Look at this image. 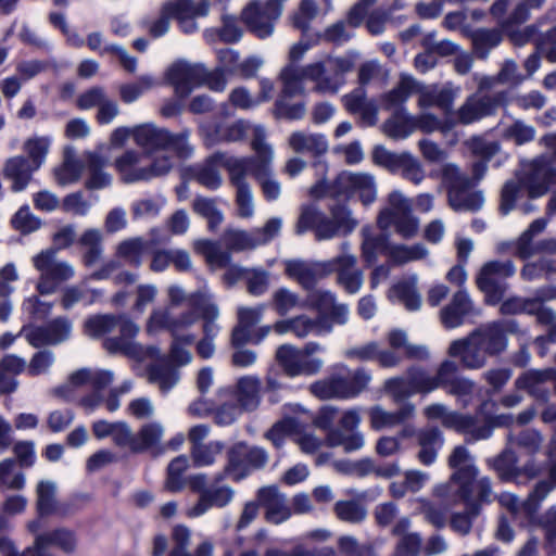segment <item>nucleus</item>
I'll use <instances>...</instances> for the list:
<instances>
[{"label": "nucleus", "mask_w": 556, "mask_h": 556, "mask_svg": "<svg viewBox=\"0 0 556 556\" xmlns=\"http://www.w3.org/2000/svg\"><path fill=\"white\" fill-rule=\"evenodd\" d=\"M190 136L189 129L174 134L154 123H143L134 127V142L142 150L141 154L150 161L169 154V151L178 159L191 157L194 148L189 142Z\"/></svg>", "instance_id": "obj_3"}, {"label": "nucleus", "mask_w": 556, "mask_h": 556, "mask_svg": "<svg viewBox=\"0 0 556 556\" xmlns=\"http://www.w3.org/2000/svg\"><path fill=\"white\" fill-rule=\"evenodd\" d=\"M340 254L326 262V276L336 273L337 283L351 294L357 293L364 282V274L357 267V257L351 252L349 241L340 243Z\"/></svg>", "instance_id": "obj_12"}, {"label": "nucleus", "mask_w": 556, "mask_h": 556, "mask_svg": "<svg viewBox=\"0 0 556 556\" xmlns=\"http://www.w3.org/2000/svg\"><path fill=\"white\" fill-rule=\"evenodd\" d=\"M282 81V94L285 97H294L304 93V81L306 77L305 66L290 64L280 73Z\"/></svg>", "instance_id": "obj_53"}, {"label": "nucleus", "mask_w": 556, "mask_h": 556, "mask_svg": "<svg viewBox=\"0 0 556 556\" xmlns=\"http://www.w3.org/2000/svg\"><path fill=\"white\" fill-rule=\"evenodd\" d=\"M417 439L420 445L419 462L426 466L432 465L444 443L442 433L437 428H426L417 432Z\"/></svg>", "instance_id": "obj_43"}, {"label": "nucleus", "mask_w": 556, "mask_h": 556, "mask_svg": "<svg viewBox=\"0 0 556 556\" xmlns=\"http://www.w3.org/2000/svg\"><path fill=\"white\" fill-rule=\"evenodd\" d=\"M174 9L175 0H168L161 5L156 17L144 21V26L153 38H160L167 34L170 20L174 18Z\"/></svg>", "instance_id": "obj_60"}, {"label": "nucleus", "mask_w": 556, "mask_h": 556, "mask_svg": "<svg viewBox=\"0 0 556 556\" xmlns=\"http://www.w3.org/2000/svg\"><path fill=\"white\" fill-rule=\"evenodd\" d=\"M516 267L511 261H492L483 265L478 277L477 286L485 294L489 304H497L504 296L506 278L514 276Z\"/></svg>", "instance_id": "obj_14"}, {"label": "nucleus", "mask_w": 556, "mask_h": 556, "mask_svg": "<svg viewBox=\"0 0 556 556\" xmlns=\"http://www.w3.org/2000/svg\"><path fill=\"white\" fill-rule=\"evenodd\" d=\"M540 23L535 49L551 63H556V7L547 9L536 20Z\"/></svg>", "instance_id": "obj_27"}, {"label": "nucleus", "mask_w": 556, "mask_h": 556, "mask_svg": "<svg viewBox=\"0 0 556 556\" xmlns=\"http://www.w3.org/2000/svg\"><path fill=\"white\" fill-rule=\"evenodd\" d=\"M547 226L545 218L533 220L515 242V253L522 260L539 255L556 253V238H547L538 242L533 238L543 232Z\"/></svg>", "instance_id": "obj_23"}, {"label": "nucleus", "mask_w": 556, "mask_h": 556, "mask_svg": "<svg viewBox=\"0 0 556 556\" xmlns=\"http://www.w3.org/2000/svg\"><path fill=\"white\" fill-rule=\"evenodd\" d=\"M173 338L174 340L168 356L161 355L159 351V357L165 359L166 366L174 368L178 377L148 379L150 382H177L180 379L179 367L191 362V353L179 344L177 336H173Z\"/></svg>", "instance_id": "obj_52"}, {"label": "nucleus", "mask_w": 556, "mask_h": 556, "mask_svg": "<svg viewBox=\"0 0 556 556\" xmlns=\"http://www.w3.org/2000/svg\"><path fill=\"white\" fill-rule=\"evenodd\" d=\"M334 188L343 195L358 194L364 205L374 203L377 198L376 179L369 173L344 170L338 175Z\"/></svg>", "instance_id": "obj_22"}, {"label": "nucleus", "mask_w": 556, "mask_h": 556, "mask_svg": "<svg viewBox=\"0 0 556 556\" xmlns=\"http://www.w3.org/2000/svg\"><path fill=\"white\" fill-rule=\"evenodd\" d=\"M473 52L479 59H486L490 51L502 42V33L495 28H479L468 34Z\"/></svg>", "instance_id": "obj_47"}, {"label": "nucleus", "mask_w": 556, "mask_h": 556, "mask_svg": "<svg viewBox=\"0 0 556 556\" xmlns=\"http://www.w3.org/2000/svg\"><path fill=\"white\" fill-rule=\"evenodd\" d=\"M358 222L353 217L346 205L338 204L330 208V216H326L314 205H305L301 210L295 231L302 235L308 229L314 230L318 241L330 240L336 237H345L354 231Z\"/></svg>", "instance_id": "obj_4"}, {"label": "nucleus", "mask_w": 556, "mask_h": 556, "mask_svg": "<svg viewBox=\"0 0 556 556\" xmlns=\"http://www.w3.org/2000/svg\"><path fill=\"white\" fill-rule=\"evenodd\" d=\"M106 160L96 152L86 154V166L89 178L86 181L88 189H102L109 187L112 182V176L103 170Z\"/></svg>", "instance_id": "obj_49"}, {"label": "nucleus", "mask_w": 556, "mask_h": 556, "mask_svg": "<svg viewBox=\"0 0 556 556\" xmlns=\"http://www.w3.org/2000/svg\"><path fill=\"white\" fill-rule=\"evenodd\" d=\"M146 250V242L141 238H129L116 247V257L132 267H140Z\"/></svg>", "instance_id": "obj_56"}, {"label": "nucleus", "mask_w": 556, "mask_h": 556, "mask_svg": "<svg viewBox=\"0 0 556 556\" xmlns=\"http://www.w3.org/2000/svg\"><path fill=\"white\" fill-rule=\"evenodd\" d=\"M518 329L519 326L516 320L501 319L481 325L469 334L489 356H495L506 350L507 333H515Z\"/></svg>", "instance_id": "obj_18"}, {"label": "nucleus", "mask_w": 556, "mask_h": 556, "mask_svg": "<svg viewBox=\"0 0 556 556\" xmlns=\"http://www.w3.org/2000/svg\"><path fill=\"white\" fill-rule=\"evenodd\" d=\"M38 168L23 155L9 157L2 168L3 177L11 182L14 192H21L27 188L33 175Z\"/></svg>", "instance_id": "obj_33"}, {"label": "nucleus", "mask_w": 556, "mask_h": 556, "mask_svg": "<svg viewBox=\"0 0 556 556\" xmlns=\"http://www.w3.org/2000/svg\"><path fill=\"white\" fill-rule=\"evenodd\" d=\"M52 139L50 136H33L28 138L24 144L23 150L27 154L26 157L38 169L46 162Z\"/></svg>", "instance_id": "obj_62"}, {"label": "nucleus", "mask_w": 556, "mask_h": 556, "mask_svg": "<svg viewBox=\"0 0 556 556\" xmlns=\"http://www.w3.org/2000/svg\"><path fill=\"white\" fill-rule=\"evenodd\" d=\"M406 380L395 378L386 382H467L460 379V366L454 361L446 359L438 368L435 377L432 379L426 377L424 370L419 366H413L408 369Z\"/></svg>", "instance_id": "obj_36"}, {"label": "nucleus", "mask_w": 556, "mask_h": 556, "mask_svg": "<svg viewBox=\"0 0 556 556\" xmlns=\"http://www.w3.org/2000/svg\"><path fill=\"white\" fill-rule=\"evenodd\" d=\"M428 254V249L421 243L413 245L393 244L388 250V258L394 265H404L409 262L424 260Z\"/></svg>", "instance_id": "obj_57"}, {"label": "nucleus", "mask_w": 556, "mask_h": 556, "mask_svg": "<svg viewBox=\"0 0 556 556\" xmlns=\"http://www.w3.org/2000/svg\"><path fill=\"white\" fill-rule=\"evenodd\" d=\"M102 296V291L89 289L85 286L73 285L62 291L61 305L64 309H71L77 304L89 306Z\"/></svg>", "instance_id": "obj_48"}, {"label": "nucleus", "mask_w": 556, "mask_h": 556, "mask_svg": "<svg viewBox=\"0 0 556 556\" xmlns=\"http://www.w3.org/2000/svg\"><path fill=\"white\" fill-rule=\"evenodd\" d=\"M119 329L118 337L106 338L103 346L110 353H121L131 358L134 370L139 378H177L174 368L166 366L165 359L159 357V348L154 345H142L134 339L139 333V326L127 315H116Z\"/></svg>", "instance_id": "obj_2"}, {"label": "nucleus", "mask_w": 556, "mask_h": 556, "mask_svg": "<svg viewBox=\"0 0 556 556\" xmlns=\"http://www.w3.org/2000/svg\"><path fill=\"white\" fill-rule=\"evenodd\" d=\"M264 311L265 305L238 307V324L231 333V344L233 348L243 346L252 341V328L261 321Z\"/></svg>", "instance_id": "obj_35"}, {"label": "nucleus", "mask_w": 556, "mask_h": 556, "mask_svg": "<svg viewBox=\"0 0 556 556\" xmlns=\"http://www.w3.org/2000/svg\"><path fill=\"white\" fill-rule=\"evenodd\" d=\"M190 305L201 314L203 319V339L213 340L217 337L220 327L216 323L219 316L218 306L212 301V296L205 292H194L190 296Z\"/></svg>", "instance_id": "obj_34"}, {"label": "nucleus", "mask_w": 556, "mask_h": 556, "mask_svg": "<svg viewBox=\"0 0 556 556\" xmlns=\"http://www.w3.org/2000/svg\"><path fill=\"white\" fill-rule=\"evenodd\" d=\"M56 484L50 480H42L37 484V510L40 516L56 515L64 517L70 514L66 503H58L55 500Z\"/></svg>", "instance_id": "obj_41"}, {"label": "nucleus", "mask_w": 556, "mask_h": 556, "mask_svg": "<svg viewBox=\"0 0 556 556\" xmlns=\"http://www.w3.org/2000/svg\"><path fill=\"white\" fill-rule=\"evenodd\" d=\"M497 102L489 96L472 94L466 99L460 108L453 113L456 121L453 122L469 125L483 117L493 115L496 111Z\"/></svg>", "instance_id": "obj_28"}, {"label": "nucleus", "mask_w": 556, "mask_h": 556, "mask_svg": "<svg viewBox=\"0 0 556 556\" xmlns=\"http://www.w3.org/2000/svg\"><path fill=\"white\" fill-rule=\"evenodd\" d=\"M276 361L289 378L316 375L324 366L321 358L306 357L301 349L292 344L278 346Z\"/></svg>", "instance_id": "obj_19"}, {"label": "nucleus", "mask_w": 556, "mask_h": 556, "mask_svg": "<svg viewBox=\"0 0 556 556\" xmlns=\"http://www.w3.org/2000/svg\"><path fill=\"white\" fill-rule=\"evenodd\" d=\"M257 502L264 507L265 518L270 523L280 525L292 516L286 495L276 485L261 488L257 491Z\"/></svg>", "instance_id": "obj_25"}, {"label": "nucleus", "mask_w": 556, "mask_h": 556, "mask_svg": "<svg viewBox=\"0 0 556 556\" xmlns=\"http://www.w3.org/2000/svg\"><path fill=\"white\" fill-rule=\"evenodd\" d=\"M555 178L556 170L545 156L534 159L525 167L522 177L508 180L504 185L501 197L502 213L507 214L513 210L523 189L531 199L544 195Z\"/></svg>", "instance_id": "obj_5"}, {"label": "nucleus", "mask_w": 556, "mask_h": 556, "mask_svg": "<svg viewBox=\"0 0 556 556\" xmlns=\"http://www.w3.org/2000/svg\"><path fill=\"white\" fill-rule=\"evenodd\" d=\"M417 280V276L413 275L399 281L392 288L393 296L403 303L408 311H417L421 305V298L416 289Z\"/></svg>", "instance_id": "obj_55"}, {"label": "nucleus", "mask_w": 556, "mask_h": 556, "mask_svg": "<svg viewBox=\"0 0 556 556\" xmlns=\"http://www.w3.org/2000/svg\"><path fill=\"white\" fill-rule=\"evenodd\" d=\"M169 84L180 98H186L192 90L204 84L205 67L201 64H191L185 61L174 63L166 73Z\"/></svg>", "instance_id": "obj_24"}, {"label": "nucleus", "mask_w": 556, "mask_h": 556, "mask_svg": "<svg viewBox=\"0 0 556 556\" xmlns=\"http://www.w3.org/2000/svg\"><path fill=\"white\" fill-rule=\"evenodd\" d=\"M378 227L386 231L394 227L404 239L415 237L419 229V220L412 213V203L402 192L393 191L388 197V204L377 218Z\"/></svg>", "instance_id": "obj_10"}, {"label": "nucleus", "mask_w": 556, "mask_h": 556, "mask_svg": "<svg viewBox=\"0 0 556 556\" xmlns=\"http://www.w3.org/2000/svg\"><path fill=\"white\" fill-rule=\"evenodd\" d=\"M355 66L354 54L327 55L305 65L306 77L315 84L314 90L336 94L346 83L345 75Z\"/></svg>", "instance_id": "obj_6"}, {"label": "nucleus", "mask_w": 556, "mask_h": 556, "mask_svg": "<svg viewBox=\"0 0 556 556\" xmlns=\"http://www.w3.org/2000/svg\"><path fill=\"white\" fill-rule=\"evenodd\" d=\"M31 264L39 278L36 290L41 295L54 293L59 286L75 276V268L67 261L60 260L56 250L47 249L31 257Z\"/></svg>", "instance_id": "obj_9"}, {"label": "nucleus", "mask_w": 556, "mask_h": 556, "mask_svg": "<svg viewBox=\"0 0 556 556\" xmlns=\"http://www.w3.org/2000/svg\"><path fill=\"white\" fill-rule=\"evenodd\" d=\"M192 210L207 220L210 230H215L224 220V214L217 205V199L195 195L192 201Z\"/></svg>", "instance_id": "obj_54"}, {"label": "nucleus", "mask_w": 556, "mask_h": 556, "mask_svg": "<svg viewBox=\"0 0 556 556\" xmlns=\"http://www.w3.org/2000/svg\"><path fill=\"white\" fill-rule=\"evenodd\" d=\"M483 202L484 199L480 191H469V189H462L458 192L453 191L448 197V203L456 212H476L482 207Z\"/></svg>", "instance_id": "obj_63"}, {"label": "nucleus", "mask_w": 556, "mask_h": 556, "mask_svg": "<svg viewBox=\"0 0 556 556\" xmlns=\"http://www.w3.org/2000/svg\"><path fill=\"white\" fill-rule=\"evenodd\" d=\"M142 154L136 150H127L114 161V167L125 184L150 181L164 177L174 167V159L170 154L154 157L148 165H140Z\"/></svg>", "instance_id": "obj_7"}, {"label": "nucleus", "mask_w": 556, "mask_h": 556, "mask_svg": "<svg viewBox=\"0 0 556 556\" xmlns=\"http://www.w3.org/2000/svg\"><path fill=\"white\" fill-rule=\"evenodd\" d=\"M249 156L237 157L225 152H215L210 155L202 164L195 165L192 169V176L197 182L208 190H217L223 185V177L218 166H223L229 174L228 164L243 165Z\"/></svg>", "instance_id": "obj_21"}, {"label": "nucleus", "mask_w": 556, "mask_h": 556, "mask_svg": "<svg viewBox=\"0 0 556 556\" xmlns=\"http://www.w3.org/2000/svg\"><path fill=\"white\" fill-rule=\"evenodd\" d=\"M364 384H309V391L319 400H350L362 392Z\"/></svg>", "instance_id": "obj_51"}, {"label": "nucleus", "mask_w": 556, "mask_h": 556, "mask_svg": "<svg viewBox=\"0 0 556 556\" xmlns=\"http://www.w3.org/2000/svg\"><path fill=\"white\" fill-rule=\"evenodd\" d=\"M288 144L295 153L320 156L327 153V137L318 132L294 131L288 138Z\"/></svg>", "instance_id": "obj_39"}, {"label": "nucleus", "mask_w": 556, "mask_h": 556, "mask_svg": "<svg viewBox=\"0 0 556 556\" xmlns=\"http://www.w3.org/2000/svg\"><path fill=\"white\" fill-rule=\"evenodd\" d=\"M473 311L472 302L465 290L457 291L451 302L440 312L443 326L453 329L462 326L466 316Z\"/></svg>", "instance_id": "obj_38"}, {"label": "nucleus", "mask_w": 556, "mask_h": 556, "mask_svg": "<svg viewBox=\"0 0 556 556\" xmlns=\"http://www.w3.org/2000/svg\"><path fill=\"white\" fill-rule=\"evenodd\" d=\"M293 334L304 339L309 334L323 336L332 331V326L326 316L311 318L306 315L293 317Z\"/></svg>", "instance_id": "obj_46"}, {"label": "nucleus", "mask_w": 556, "mask_h": 556, "mask_svg": "<svg viewBox=\"0 0 556 556\" xmlns=\"http://www.w3.org/2000/svg\"><path fill=\"white\" fill-rule=\"evenodd\" d=\"M25 475L12 458L0 462V489L20 491L25 486Z\"/></svg>", "instance_id": "obj_64"}, {"label": "nucleus", "mask_w": 556, "mask_h": 556, "mask_svg": "<svg viewBox=\"0 0 556 556\" xmlns=\"http://www.w3.org/2000/svg\"><path fill=\"white\" fill-rule=\"evenodd\" d=\"M414 412V406L406 404L396 412H387L377 406L370 410L371 427L376 430L393 428L405 419H407Z\"/></svg>", "instance_id": "obj_50"}, {"label": "nucleus", "mask_w": 556, "mask_h": 556, "mask_svg": "<svg viewBox=\"0 0 556 556\" xmlns=\"http://www.w3.org/2000/svg\"><path fill=\"white\" fill-rule=\"evenodd\" d=\"M241 456H249L251 470L263 468L268 462L267 452L258 446H249L244 442L232 445L227 453L226 470L232 475V480L238 482L249 476V470L241 459Z\"/></svg>", "instance_id": "obj_20"}, {"label": "nucleus", "mask_w": 556, "mask_h": 556, "mask_svg": "<svg viewBox=\"0 0 556 556\" xmlns=\"http://www.w3.org/2000/svg\"><path fill=\"white\" fill-rule=\"evenodd\" d=\"M418 87V80L408 74H401L396 85L380 98V104L383 110L397 111L406 110L404 104L410 96L415 94Z\"/></svg>", "instance_id": "obj_37"}, {"label": "nucleus", "mask_w": 556, "mask_h": 556, "mask_svg": "<svg viewBox=\"0 0 556 556\" xmlns=\"http://www.w3.org/2000/svg\"><path fill=\"white\" fill-rule=\"evenodd\" d=\"M235 494V490L228 484L212 485L199 496L197 503L186 508L185 515L188 518H199L212 508H224L233 501Z\"/></svg>", "instance_id": "obj_26"}, {"label": "nucleus", "mask_w": 556, "mask_h": 556, "mask_svg": "<svg viewBox=\"0 0 556 556\" xmlns=\"http://www.w3.org/2000/svg\"><path fill=\"white\" fill-rule=\"evenodd\" d=\"M502 136L505 140L511 141L516 146H523L535 139L536 130L534 126L526 123L523 119H514L503 128Z\"/></svg>", "instance_id": "obj_61"}, {"label": "nucleus", "mask_w": 556, "mask_h": 556, "mask_svg": "<svg viewBox=\"0 0 556 556\" xmlns=\"http://www.w3.org/2000/svg\"><path fill=\"white\" fill-rule=\"evenodd\" d=\"M286 274L302 288L312 290L318 280L326 277V262L287 261Z\"/></svg>", "instance_id": "obj_30"}, {"label": "nucleus", "mask_w": 556, "mask_h": 556, "mask_svg": "<svg viewBox=\"0 0 556 556\" xmlns=\"http://www.w3.org/2000/svg\"><path fill=\"white\" fill-rule=\"evenodd\" d=\"M281 227L282 219L280 217H271L263 227L254 228L251 231L240 229L226 230L223 240L228 250L236 252L252 250L273 241L280 233Z\"/></svg>", "instance_id": "obj_13"}, {"label": "nucleus", "mask_w": 556, "mask_h": 556, "mask_svg": "<svg viewBox=\"0 0 556 556\" xmlns=\"http://www.w3.org/2000/svg\"><path fill=\"white\" fill-rule=\"evenodd\" d=\"M78 243L83 250L81 261L86 267H92L99 263L104 252L103 235L99 229L85 230Z\"/></svg>", "instance_id": "obj_44"}, {"label": "nucleus", "mask_w": 556, "mask_h": 556, "mask_svg": "<svg viewBox=\"0 0 556 556\" xmlns=\"http://www.w3.org/2000/svg\"><path fill=\"white\" fill-rule=\"evenodd\" d=\"M225 277L231 282H235L238 279H244L247 281L249 293L254 296L264 294L269 285L268 273L263 269H249L239 266H230Z\"/></svg>", "instance_id": "obj_42"}, {"label": "nucleus", "mask_w": 556, "mask_h": 556, "mask_svg": "<svg viewBox=\"0 0 556 556\" xmlns=\"http://www.w3.org/2000/svg\"><path fill=\"white\" fill-rule=\"evenodd\" d=\"M281 13L280 0L255 1L244 9L242 20L251 33L260 39H265L273 35L275 23Z\"/></svg>", "instance_id": "obj_16"}, {"label": "nucleus", "mask_w": 556, "mask_h": 556, "mask_svg": "<svg viewBox=\"0 0 556 556\" xmlns=\"http://www.w3.org/2000/svg\"><path fill=\"white\" fill-rule=\"evenodd\" d=\"M210 12V4L206 0L194 2V0H175L174 18L179 29L187 35L199 30L198 17H205Z\"/></svg>", "instance_id": "obj_29"}, {"label": "nucleus", "mask_w": 556, "mask_h": 556, "mask_svg": "<svg viewBox=\"0 0 556 556\" xmlns=\"http://www.w3.org/2000/svg\"><path fill=\"white\" fill-rule=\"evenodd\" d=\"M447 464L453 473L446 482L434 485L432 494L447 503L467 504L468 511L453 514L450 521L453 531L467 535L479 514V505L491 503L494 498L491 481L488 477H479L475 458L465 446H456Z\"/></svg>", "instance_id": "obj_1"}, {"label": "nucleus", "mask_w": 556, "mask_h": 556, "mask_svg": "<svg viewBox=\"0 0 556 556\" xmlns=\"http://www.w3.org/2000/svg\"><path fill=\"white\" fill-rule=\"evenodd\" d=\"M72 324L67 318H55L45 326L37 327L27 334L28 342L33 346L58 344L67 340L71 336Z\"/></svg>", "instance_id": "obj_32"}, {"label": "nucleus", "mask_w": 556, "mask_h": 556, "mask_svg": "<svg viewBox=\"0 0 556 556\" xmlns=\"http://www.w3.org/2000/svg\"><path fill=\"white\" fill-rule=\"evenodd\" d=\"M448 355L458 357L463 367L467 369L482 368L490 357L470 334L454 340L448 348Z\"/></svg>", "instance_id": "obj_31"}, {"label": "nucleus", "mask_w": 556, "mask_h": 556, "mask_svg": "<svg viewBox=\"0 0 556 556\" xmlns=\"http://www.w3.org/2000/svg\"><path fill=\"white\" fill-rule=\"evenodd\" d=\"M251 146L256 153V156H253L256 162L253 164L250 174L258 182L265 200L268 202L276 201L281 194V185L271 174L270 163L274 159V150L266 142V130L263 126L254 127Z\"/></svg>", "instance_id": "obj_8"}, {"label": "nucleus", "mask_w": 556, "mask_h": 556, "mask_svg": "<svg viewBox=\"0 0 556 556\" xmlns=\"http://www.w3.org/2000/svg\"><path fill=\"white\" fill-rule=\"evenodd\" d=\"M382 129L392 139H405L416 129L415 117L407 110L394 111L383 123Z\"/></svg>", "instance_id": "obj_45"}, {"label": "nucleus", "mask_w": 556, "mask_h": 556, "mask_svg": "<svg viewBox=\"0 0 556 556\" xmlns=\"http://www.w3.org/2000/svg\"><path fill=\"white\" fill-rule=\"evenodd\" d=\"M256 125L251 126L248 122L239 119L236 122H225L218 119H207L200 124L199 136L203 144L211 149L218 144L231 143L242 140L250 129H254Z\"/></svg>", "instance_id": "obj_17"}, {"label": "nucleus", "mask_w": 556, "mask_h": 556, "mask_svg": "<svg viewBox=\"0 0 556 556\" xmlns=\"http://www.w3.org/2000/svg\"><path fill=\"white\" fill-rule=\"evenodd\" d=\"M188 468L189 459L186 455H179L174 458L167 467V475L164 483L165 490L172 493L180 492L186 485L184 473Z\"/></svg>", "instance_id": "obj_59"}, {"label": "nucleus", "mask_w": 556, "mask_h": 556, "mask_svg": "<svg viewBox=\"0 0 556 556\" xmlns=\"http://www.w3.org/2000/svg\"><path fill=\"white\" fill-rule=\"evenodd\" d=\"M255 162L256 159L249 156L243 165L228 164L229 184L235 189L236 215L241 219H251L255 214L253 190L247 179Z\"/></svg>", "instance_id": "obj_15"}, {"label": "nucleus", "mask_w": 556, "mask_h": 556, "mask_svg": "<svg viewBox=\"0 0 556 556\" xmlns=\"http://www.w3.org/2000/svg\"><path fill=\"white\" fill-rule=\"evenodd\" d=\"M194 249L201 253L206 262L216 267H227L230 265L231 255L229 251L223 250L222 247L211 240H198L194 242Z\"/></svg>", "instance_id": "obj_58"}, {"label": "nucleus", "mask_w": 556, "mask_h": 556, "mask_svg": "<svg viewBox=\"0 0 556 556\" xmlns=\"http://www.w3.org/2000/svg\"><path fill=\"white\" fill-rule=\"evenodd\" d=\"M211 384H199V392L201 393V397L198 401H194L189 406V413L195 416H202L208 414L216 409L220 405H235L238 404L244 409H254L258 405V394L256 390V384H233L232 393L236 397V402L232 400H223L220 397L224 394L218 395V397L208 396Z\"/></svg>", "instance_id": "obj_11"}, {"label": "nucleus", "mask_w": 556, "mask_h": 556, "mask_svg": "<svg viewBox=\"0 0 556 556\" xmlns=\"http://www.w3.org/2000/svg\"><path fill=\"white\" fill-rule=\"evenodd\" d=\"M361 254L366 265L371 266L375 264L381 254L388 256V250L391 247L389 245L388 235L378 233L372 227L364 226L361 230Z\"/></svg>", "instance_id": "obj_40"}]
</instances>
